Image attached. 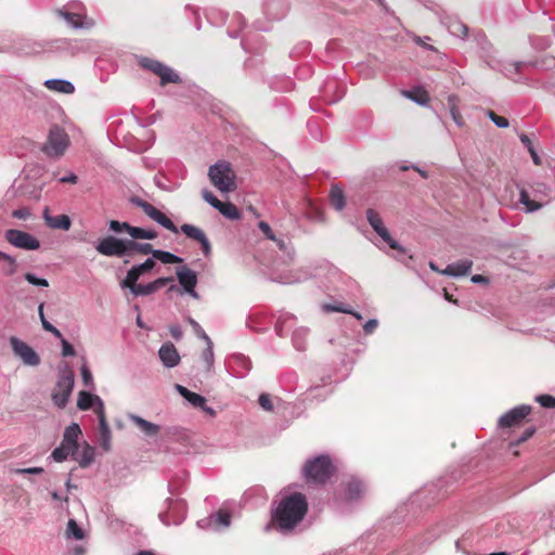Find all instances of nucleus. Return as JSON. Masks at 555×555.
<instances>
[{"instance_id": "nucleus-1", "label": "nucleus", "mask_w": 555, "mask_h": 555, "mask_svg": "<svg viewBox=\"0 0 555 555\" xmlns=\"http://www.w3.org/2000/svg\"><path fill=\"white\" fill-rule=\"evenodd\" d=\"M307 512L306 495L300 492L289 493L271 509V520L266 525L264 531L269 532L274 529L281 534L288 535L304 520Z\"/></svg>"}, {"instance_id": "nucleus-2", "label": "nucleus", "mask_w": 555, "mask_h": 555, "mask_svg": "<svg viewBox=\"0 0 555 555\" xmlns=\"http://www.w3.org/2000/svg\"><path fill=\"white\" fill-rule=\"evenodd\" d=\"M333 473V463L330 456L324 454L307 460L302 467V477L307 483L324 485Z\"/></svg>"}, {"instance_id": "nucleus-3", "label": "nucleus", "mask_w": 555, "mask_h": 555, "mask_svg": "<svg viewBox=\"0 0 555 555\" xmlns=\"http://www.w3.org/2000/svg\"><path fill=\"white\" fill-rule=\"evenodd\" d=\"M259 230L262 234L270 241H272L281 253L280 259L281 262L285 266H289L294 262L295 259V248L292 244L289 237L282 235L276 236L271 229L270 224L266 221H260L258 223Z\"/></svg>"}, {"instance_id": "nucleus-4", "label": "nucleus", "mask_w": 555, "mask_h": 555, "mask_svg": "<svg viewBox=\"0 0 555 555\" xmlns=\"http://www.w3.org/2000/svg\"><path fill=\"white\" fill-rule=\"evenodd\" d=\"M208 177L210 182L220 192L227 193L235 189L234 175L227 162H218L209 167Z\"/></svg>"}, {"instance_id": "nucleus-5", "label": "nucleus", "mask_w": 555, "mask_h": 555, "mask_svg": "<svg viewBox=\"0 0 555 555\" xmlns=\"http://www.w3.org/2000/svg\"><path fill=\"white\" fill-rule=\"evenodd\" d=\"M75 385V375L69 366H65L64 371L60 373L55 389L52 392L53 403L63 409L66 406Z\"/></svg>"}, {"instance_id": "nucleus-6", "label": "nucleus", "mask_w": 555, "mask_h": 555, "mask_svg": "<svg viewBox=\"0 0 555 555\" xmlns=\"http://www.w3.org/2000/svg\"><path fill=\"white\" fill-rule=\"evenodd\" d=\"M69 145V138L66 131L54 125L50 128L47 142L42 146V151L49 157L62 156Z\"/></svg>"}, {"instance_id": "nucleus-7", "label": "nucleus", "mask_w": 555, "mask_h": 555, "mask_svg": "<svg viewBox=\"0 0 555 555\" xmlns=\"http://www.w3.org/2000/svg\"><path fill=\"white\" fill-rule=\"evenodd\" d=\"M166 511L158 514L159 520L165 526H178L182 524L186 516V503L181 499H167L165 501Z\"/></svg>"}, {"instance_id": "nucleus-8", "label": "nucleus", "mask_w": 555, "mask_h": 555, "mask_svg": "<svg viewBox=\"0 0 555 555\" xmlns=\"http://www.w3.org/2000/svg\"><path fill=\"white\" fill-rule=\"evenodd\" d=\"M140 65L154 73L160 78V85L165 86L167 83H180L181 78L180 76L169 66L163 64L159 61L150 59V57H142L140 60Z\"/></svg>"}, {"instance_id": "nucleus-9", "label": "nucleus", "mask_w": 555, "mask_h": 555, "mask_svg": "<svg viewBox=\"0 0 555 555\" xmlns=\"http://www.w3.org/2000/svg\"><path fill=\"white\" fill-rule=\"evenodd\" d=\"M131 204L134 206L141 208L146 216H149L152 220L157 222L163 228L169 230L172 233H178L179 230L177 225L160 210H158L156 207H154L152 204L145 202L141 197L132 196L130 198Z\"/></svg>"}, {"instance_id": "nucleus-10", "label": "nucleus", "mask_w": 555, "mask_h": 555, "mask_svg": "<svg viewBox=\"0 0 555 555\" xmlns=\"http://www.w3.org/2000/svg\"><path fill=\"white\" fill-rule=\"evenodd\" d=\"M366 220L372 229L380 236L385 243L388 244L390 248L396 249L402 254L405 253V248L391 237L389 231L384 225L382 217L376 210L369 208L366 210Z\"/></svg>"}, {"instance_id": "nucleus-11", "label": "nucleus", "mask_w": 555, "mask_h": 555, "mask_svg": "<svg viewBox=\"0 0 555 555\" xmlns=\"http://www.w3.org/2000/svg\"><path fill=\"white\" fill-rule=\"evenodd\" d=\"M4 238L12 246L24 250H37L40 247L36 236L22 230L9 229L4 232Z\"/></svg>"}, {"instance_id": "nucleus-12", "label": "nucleus", "mask_w": 555, "mask_h": 555, "mask_svg": "<svg viewBox=\"0 0 555 555\" xmlns=\"http://www.w3.org/2000/svg\"><path fill=\"white\" fill-rule=\"evenodd\" d=\"M10 345L14 356L21 359L23 364L27 366H38L40 364V356L27 343L15 336H12L10 338Z\"/></svg>"}, {"instance_id": "nucleus-13", "label": "nucleus", "mask_w": 555, "mask_h": 555, "mask_svg": "<svg viewBox=\"0 0 555 555\" xmlns=\"http://www.w3.org/2000/svg\"><path fill=\"white\" fill-rule=\"evenodd\" d=\"M126 240L108 235L96 243L95 249L106 257H126Z\"/></svg>"}, {"instance_id": "nucleus-14", "label": "nucleus", "mask_w": 555, "mask_h": 555, "mask_svg": "<svg viewBox=\"0 0 555 555\" xmlns=\"http://www.w3.org/2000/svg\"><path fill=\"white\" fill-rule=\"evenodd\" d=\"M531 412V405H517L504 413L498 421L500 428H509L519 425Z\"/></svg>"}, {"instance_id": "nucleus-15", "label": "nucleus", "mask_w": 555, "mask_h": 555, "mask_svg": "<svg viewBox=\"0 0 555 555\" xmlns=\"http://www.w3.org/2000/svg\"><path fill=\"white\" fill-rule=\"evenodd\" d=\"M57 15L66 21V23L75 29L92 28L94 21L87 17L86 13L79 11H69L67 9H59Z\"/></svg>"}, {"instance_id": "nucleus-16", "label": "nucleus", "mask_w": 555, "mask_h": 555, "mask_svg": "<svg viewBox=\"0 0 555 555\" xmlns=\"http://www.w3.org/2000/svg\"><path fill=\"white\" fill-rule=\"evenodd\" d=\"M172 281H173V279L171 276H169V278L164 276V278H158L147 284H138L137 282H134L133 284L125 285V288H129L131 294L135 297L149 296V295L157 292L158 289H160L162 287H164L165 285H167L168 283H170Z\"/></svg>"}, {"instance_id": "nucleus-17", "label": "nucleus", "mask_w": 555, "mask_h": 555, "mask_svg": "<svg viewBox=\"0 0 555 555\" xmlns=\"http://www.w3.org/2000/svg\"><path fill=\"white\" fill-rule=\"evenodd\" d=\"M77 406L81 411L94 408V412L98 417L100 416V413H105L103 400L98 395H93L89 391L79 392Z\"/></svg>"}, {"instance_id": "nucleus-18", "label": "nucleus", "mask_w": 555, "mask_h": 555, "mask_svg": "<svg viewBox=\"0 0 555 555\" xmlns=\"http://www.w3.org/2000/svg\"><path fill=\"white\" fill-rule=\"evenodd\" d=\"M180 230L189 238H192L201 244L203 254L206 257L210 255L211 245H210L208 237L206 236L205 232L202 229H199L193 224L184 223L180 227Z\"/></svg>"}, {"instance_id": "nucleus-19", "label": "nucleus", "mask_w": 555, "mask_h": 555, "mask_svg": "<svg viewBox=\"0 0 555 555\" xmlns=\"http://www.w3.org/2000/svg\"><path fill=\"white\" fill-rule=\"evenodd\" d=\"M155 266L156 262L153 258H147L144 262L133 266L128 270L126 278L120 282V287L125 288V285L138 282L141 275L151 271Z\"/></svg>"}, {"instance_id": "nucleus-20", "label": "nucleus", "mask_w": 555, "mask_h": 555, "mask_svg": "<svg viewBox=\"0 0 555 555\" xmlns=\"http://www.w3.org/2000/svg\"><path fill=\"white\" fill-rule=\"evenodd\" d=\"M230 370L236 378H243L251 370V361L242 353H235L229 359Z\"/></svg>"}, {"instance_id": "nucleus-21", "label": "nucleus", "mask_w": 555, "mask_h": 555, "mask_svg": "<svg viewBox=\"0 0 555 555\" xmlns=\"http://www.w3.org/2000/svg\"><path fill=\"white\" fill-rule=\"evenodd\" d=\"M158 357L165 367L171 369L179 364L180 354L172 343H165L158 350Z\"/></svg>"}, {"instance_id": "nucleus-22", "label": "nucleus", "mask_w": 555, "mask_h": 555, "mask_svg": "<svg viewBox=\"0 0 555 555\" xmlns=\"http://www.w3.org/2000/svg\"><path fill=\"white\" fill-rule=\"evenodd\" d=\"M129 421H131L146 438H155L159 434L160 427L143 417L130 413L128 414Z\"/></svg>"}, {"instance_id": "nucleus-23", "label": "nucleus", "mask_w": 555, "mask_h": 555, "mask_svg": "<svg viewBox=\"0 0 555 555\" xmlns=\"http://www.w3.org/2000/svg\"><path fill=\"white\" fill-rule=\"evenodd\" d=\"M473 261L469 259H462L456 262H452L446 267L442 271H440L441 274L453 276V278H460L468 274L472 270Z\"/></svg>"}, {"instance_id": "nucleus-24", "label": "nucleus", "mask_w": 555, "mask_h": 555, "mask_svg": "<svg viewBox=\"0 0 555 555\" xmlns=\"http://www.w3.org/2000/svg\"><path fill=\"white\" fill-rule=\"evenodd\" d=\"M176 274H177L179 284L183 288V292L184 291H193V288L196 287L197 274L195 271L183 266V267H180L177 269Z\"/></svg>"}, {"instance_id": "nucleus-25", "label": "nucleus", "mask_w": 555, "mask_h": 555, "mask_svg": "<svg viewBox=\"0 0 555 555\" xmlns=\"http://www.w3.org/2000/svg\"><path fill=\"white\" fill-rule=\"evenodd\" d=\"M365 490H366L365 483L361 479H359L357 477H350L346 483V490H345L346 500H348V501L359 500L364 494Z\"/></svg>"}, {"instance_id": "nucleus-26", "label": "nucleus", "mask_w": 555, "mask_h": 555, "mask_svg": "<svg viewBox=\"0 0 555 555\" xmlns=\"http://www.w3.org/2000/svg\"><path fill=\"white\" fill-rule=\"evenodd\" d=\"M43 219L46 221V224L51 229L68 231L72 225L70 218L67 215L63 214L57 216H51L49 215L48 208L43 210Z\"/></svg>"}, {"instance_id": "nucleus-27", "label": "nucleus", "mask_w": 555, "mask_h": 555, "mask_svg": "<svg viewBox=\"0 0 555 555\" xmlns=\"http://www.w3.org/2000/svg\"><path fill=\"white\" fill-rule=\"evenodd\" d=\"M99 420V444L104 451L111 449L112 433L105 416V413H100Z\"/></svg>"}, {"instance_id": "nucleus-28", "label": "nucleus", "mask_w": 555, "mask_h": 555, "mask_svg": "<svg viewBox=\"0 0 555 555\" xmlns=\"http://www.w3.org/2000/svg\"><path fill=\"white\" fill-rule=\"evenodd\" d=\"M43 86L51 91L60 92L63 94H72L75 92V86L73 85V82L66 79H47L43 82Z\"/></svg>"}, {"instance_id": "nucleus-29", "label": "nucleus", "mask_w": 555, "mask_h": 555, "mask_svg": "<svg viewBox=\"0 0 555 555\" xmlns=\"http://www.w3.org/2000/svg\"><path fill=\"white\" fill-rule=\"evenodd\" d=\"M296 317L289 312H282L275 323L274 330L280 337H284L293 328Z\"/></svg>"}, {"instance_id": "nucleus-30", "label": "nucleus", "mask_w": 555, "mask_h": 555, "mask_svg": "<svg viewBox=\"0 0 555 555\" xmlns=\"http://www.w3.org/2000/svg\"><path fill=\"white\" fill-rule=\"evenodd\" d=\"M81 435V429L77 423H72L69 426H67L63 434L62 442L67 444L68 447H72L76 451L78 450V439Z\"/></svg>"}, {"instance_id": "nucleus-31", "label": "nucleus", "mask_w": 555, "mask_h": 555, "mask_svg": "<svg viewBox=\"0 0 555 555\" xmlns=\"http://www.w3.org/2000/svg\"><path fill=\"white\" fill-rule=\"evenodd\" d=\"M309 332V328L306 326H299L293 331L292 343L296 350L305 351L307 349V339Z\"/></svg>"}, {"instance_id": "nucleus-32", "label": "nucleus", "mask_w": 555, "mask_h": 555, "mask_svg": "<svg viewBox=\"0 0 555 555\" xmlns=\"http://www.w3.org/2000/svg\"><path fill=\"white\" fill-rule=\"evenodd\" d=\"M153 246L150 243H140L134 240H126V256H132L134 253L149 255L153 253Z\"/></svg>"}, {"instance_id": "nucleus-33", "label": "nucleus", "mask_w": 555, "mask_h": 555, "mask_svg": "<svg viewBox=\"0 0 555 555\" xmlns=\"http://www.w3.org/2000/svg\"><path fill=\"white\" fill-rule=\"evenodd\" d=\"M95 449L92 446L86 443L80 452L77 451L74 460L79 463L80 467L86 468L93 463Z\"/></svg>"}, {"instance_id": "nucleus-34", "label": "nucleus", "mask_w": 555, "mask_h": 555, "mask_svg": "<svg viewBox=\"0 0 555 555\" xmlns=\"http://www.w3.org/2000/svg\"><path fill=\"white\" fill-rule=\"evenodd\" d=\"M304 278H301L299 274L294 273L292 271L288 272H279L278 271V261L274 263L273 267V280L275 282H279L281 284H293L301 282Z\"/></svg>"}, {"instance_id": "nucleus-35", "label": "nucleus", "mask_w": 555, "mask_h": 555, "mask_svg": "<svg viewBox=\"0 0 555 555\" xmlns=\"http://www.w3.org/2000/svg\"><path fill=\"white\" fill-rule=\"evenodd\" d=\"M330 201L337 211H341L345 208L346 197L343 189L339 185L335 184L331 188Z\"/></svg>"}, {"instance_id": "nucleus-36", "label": "nucleus", "mask_w": 555, "mask_h": 555, "mask_svg": "<svg viewBox=\"0 0 555 555\" xmlns=\"http://www.w3.org/2000/svg\"><path fill=\"white\" fill-rule=\"evenodd\" d=\"M77 451L75 449L68 447L64 442H61V444L52 451L50 459H52L54 462L61 463L67 460L69 455L74 457Z\"/></svg>"}, {"instance_id": "nucleus-37", "label": "nucleus", "mask_w": 555, "mask_h": 555, "mask_svg": "<svg viewBox=\"0 0 555 555\" xmlns=\"http://www.w3.org/2000/svg\"><path fill=\"white\" fill-rule=\"evenodd\" d=\"M474 41L476 42V46L479 48L481 52V56L483 57H490L492 54V44L488 40L487 36L482 31H477L474 34Z\"/></svg>"}, {"instance_id": "nucleus-38", "label": "nucleus", "mask_w": 555, "mask_h": 555, "mask_svg": "<svg viewBox=\"0 0 555 555\" xmlns=\"http://www.w3.org/2000/svg\"><path fill=\"white\" fill-rule=\"evenodd\" d=\"M152 258L155 260H159L163 263H181L183 259L170 251L162 250V249H153Z\"/></svg>"}, {"instance_id": "nucleus-39", "label": "nucleus", "mask_w": 555, "mask_h": 555, "mask_svg": "<svg viewBox=\"0 0 555 555\" xmlns=\"http://www.w3.org/2000/svg\"><path fill=\"white\" fill-rule=\"evenodd\" d=\"M217 210L229 220L241 219V212L238 208L231 202H221V205Z\"/></svg>"}, {"instance_id": "nucleus-40", "label": "nucleus", "mask_w": 555, "mask_h": 555, "mask_svg": "<svg viewBox=\"0 0 555 555\" xmlns=\"http://www.w3.org/2000/svg\"><path fill=\"white\" fill-rule=\"evenodd\" d=\"M448 30L451 35L459 38H466L468 35V27L460 20H450L448 23Z\"/></svg>"}, {"instance_id": "nucleus-41", "label": "nucleus", "mask_w": 555, "mask_h": 555, "mask_svg": "<svg viewBox=\"0 0 555 555\" xmlns=\"http://www.w3.org/2000/svg\"><path fill=\"white\" fill-rule=\"evenodd\" d=\"M519 203L525 206L526 212H534L542 208V204L532 201L525 189H521L519 192Z\"/></svg>"}, {"instance_id": "nucleus-42", "label": "nucleus", "mask_w": 555, "mask_h": 555, "mask_svg": "<svg viewBox=\"0 0 555 555\" xmlns=\"http://www.w3.org/2000/svg\"><path fill=\"white\" fill-rule=\"evenodd\" d=\"M43 308H44V304H40L38 307V314H39V319L41 321V325H42L43 330L51 333L56 338H62V333L60 332V330L56 328L53 324H51L46 319L44 313H43Z\"/></svg>"}, {"instance_id": "nucleus-43", "label": "nucleus", "mask_w": 555, "mask_h": 555, "mask_svg": "<svg viewBox=\"0 0 555 555\" xmlns=\"http://www.w3.org/2000/svg\"><path fill=\"white\" fill-rule=\"evenodd\" d=\"M417 95H415V92L413 90L404 91L403 94L405 98L410 99L414 103L418 105H426L428 102V94L425 91H422L421 89L416 90Z\"/></svg>"}, {"instance_id": "nucleus-44", "label": "nucleus", "mask_w": 555, "mask_h": 555, "mask_svg": "<svg viewBox=\"0 0 555 555\" xmlns=\"http://www.w3.org/2000/svg\"><path fill=\"white\" fill-rule=\"evenodd\" d=\"M322 310L324 312H343V313H351V307L345 305L343 302L336 304H325L322 306Z\"/></svg>"}, {"instance_id": "nucleus-45", "label": "nucleus", "mask_w": 555, "mask_h": 555, "mask_svg": "<svg viewBox=\"0 0 555 555\" xmlns=\"http://www.w3.org/2000/svg\"><path fill=\"white\" fill-rule=\"evenodd\" d=\"M186 320H188L189 324L192 326L195 335L199 339H203L204 341H209L210 340V337L206 334V332L204 331V328L201 326V324L197 321H195L191 317H188Z\"/></svg>"}, {"instance_id": "nucleus-46", "label": "nucleus", "mask_w": 555, "mask_h": 555, "mask_svg": "<svg viewBox=\"0 0 555 555\" xmlns=\"http://www.w3.org/2000/svg\"><path fill=\"white\" fill-rule=\"evenodd\" d=\"M80 371H81L82 383L85 384V386L90 389H93L94 388L93 376H92V373L89 370L86 361L82 363Z\"/></svg>"}, {"instance_id": "nucleus-47", "label": "nucleus", "mask_w": 555, "mask_h": 555, "mask_svg": "<svg viewBox=\"0 0 555 555\" xmlns=\"http://www.w3.org/2000/svg\"><path fill=\"white\" fill-rule=\"evenodd\" d=\"M185 400L191 404L193 405L194 408H204L205 403L207 402L206 398L196 393V392H193V391H190L189 395L186 396Z\"/></svg>"}, {"instance_id": "nucleus-48", "label": "nucleus", "mask_w": 555, "mask_h": 555, "mask_svg": "<svg viewBox=\"0 0 555 555\" xmlns=\"http://www.w3.org/2000/svg\"><path fill=\"white\" fill-rule=\"evenodd\" d=\"M67 533L68 535H73L76 540L83 539V530L74 519H69L67 522Z\"/></svg>"}, {"instance_id": "nucleus-49", "label": "nucleus", "mask_w": 555, "mask_h": 555, "mask_svg": "<svg viewBox=\"0 0 555 555\" xmlns=\"http://www.w3.org/2000/svg\"><path fill=\"white\" fill-rule=\"evenodd\" d=\"M24 279L31 285L38 286V287H48L49 282L44 278H39L35 275L34 273L27 272L24 275Z\"/></svg>"}, {"instance_id": "nucleus-50", "label": "nucleus", "mask_w": 555, "mask_h": 555, "mask_svg": "<svg viewBox=\"0 0 555 555\" xmlns=\"http://www.w3.org/2000/svg\"><path fill=\"white\" fill-rule=\"evenodd\" d=\"M206 343V348L203 351V360L206 362L207 370L209 371L214 365V350H212V341L211 339Z\"/></svg>"}, {"instance_id": "nucleus-51", "label": "nucleus", "mask_w": 555, "mask_h": 555, "mask_svg": "<svg viewBox=\"0 0 555 555\" xmlns=\"http://www.w3.org/2000/svg\"><path fill=\"white\" fill-rule=\"evenodd\" d=\"M487 116L499 128H507L509 126V121L505 117L496 115L493 111H488Z\"/></svg>"}, {"instance_id": "nucleus-52", "label": "nucleus", "mask_w": 555, "mask_h": 555, "mask_svg": "<svg viewBox=\"0 0 555 555\" xmlns=\"http://www.w3.org/2000/svg\"><path fill=\"white\" fill-rule=\"evenodd\" d=\"M202 196L205 202H207L209 205H211L214 208L218 209V207L221 205V201H219L216 195L209 191L208 189L202 190Z\"/></svg>"}, {"instance_id": "nucleus-53", "label": "nucleus", "mask_w": 555, "mask_h": 555, "mask_svg": "<svg viewBox=\"0 0 555 555\" xmlns=\"http://www.w3.org/2000/svg\"><path fill=\"white\" fill-rule=\"evenodd\" d=\"M535 400L546 409H554L555 408V397L551 395H540L535 398Z\"/></svg>"}, {"instance_id": "nucleus-54", "label": "nucleus", "mask_w": 555, "mask_h": 555, "mask_svg": "<svg viewBox=\"0 0 555 555\" xmlns=\"http://www.w3.org/2000/svg\"><path fill=\"white\" fill-rule=\"evenodd\" d=\"M258 403L264 411L270 412L273 410L272 399L269 393H266V392L260 393V396L258 398Z\"/></svg>"}, {"instance_id": "nucleus-55", "label": "nucleus", "mask_w": 555, "mask_h": 555, "mask_svg": "<svg viewBox=\"0 0 555 555\" xmlns=\"http://www.w3.org/2000/svg\"><path fill=\"white\" fill-rule=\"evenodd\" d=\"M129 222H121L118 220H111L108 222V229L115 233L127 232Z\"/></svg>"}, {"instance_id": "nucleus-56", "label": "nucleus", "mask_w": 555, "mask_h": 555, "mask_svg": "<svg viewBox=\"0 0 555 555\" xmlns=\"http://www.w3.org/2000/svg\"><path fill=\"white\" fill-rule=\"evenodd\" d=\"M453 100V96H449V104H450V114H451V117L452 119L454 120V122L461 127L463 126V118L459 112V109L456 108L455 104L454 103H451Z\"/></svg>"}, {"instance_id": "nucleus-57", "label": "nucleus", "mask_w": 555, "mask_h": 555, "mask_svg": "<svg viewBox=\"0 0 555 555\" xmlns=\"http://www.w3.org/2000/svg\"><path fill=\"white\" fill-rule=\"evenodd\" d=\"M533 192H534L535 196L541 195V196L548 197V196H551L552 189H551V186L546 185L545 183L538 182L534 184Z\"/></svg>"}, {"instance_id": "nucleus-58", "label": "nucleus", "mask_w": 555, "mask_h": 555, "mask_svg": "<svg viewBox=\"0 0 555 555\" xmlns=\"http://www.w3.org/2000/svg\"><path fill=\"white\" fill-rule=\"evenodd\" d=\"M0 261L10 262L11 268L9 273H16L18 266L16 259L13 256L0 250Z\"/></svg>"}, {"instance_id": "nucleus-59", "label": "nucleus", "mask_w": 555, "mask_h": 555, "mask_svg": "<svg viewBox=\"0 0 555 555\" xmlns=\"http://www.w3.org/2000/svg\"><path fill=\"white\" fill-rule=\"evenodd\" d=\"M154 183L157 188L167 192H172L176 189L175 185L166 183V178L164 176H155Z\"/></svg>"}, {"instance_id": "nucleus-60", "label": "nucleus", "mask_w": 555, "mask_h": 555, "mask_svg": "<svg viewBox=\"0 0 555 555\" xmlns=\"http://www.w3.org/2000/svg\"><path fill=\"white\" fill-rule=\"evenodd\" d=\"M127 233L131 236L130 240H143L144 229L140 227H134L129 223Z\"/></svg>"}, {"instance_id": "nucleus-61", "label": "nucleus", "mask_w": 555, "mask_h": 555, "mask_svg": "<svg viewBox=\"0 0 555 555\" xmlns=\"http://www.w3.org/2000/svg\"><path fill=\"white\" fill-rule=\"evenodd\" d=\"M62 345V356L63 357H72L75 356L76 351L72 344H69L63 336L59 338Z\"/></svg>"}, {"instance_id": "nucleus-62", "label": "nucleus", "mask_w": 555, "mask_h": 555, "mask_svg": "<svg viewBox=\"0 0 555 555\" xmlns=\"http://www.w3.org/2000/svg\"><path fill=\"white\" fill-rule=\"evenodd\" d=\"M16 475H40L43 473L42 467H28V468H15L13 470Z\"/></svg>"}, {"instance_id": "nucleus-63", "label": "nucleus", "mask_w": 555, "mask_h": 555, "mask_svg": "<svg viewBox=\"0 0 555 555\" xmlns=\"http://www.w3.org/2000/svg\"><path fill=\"white\" fill-rule=\"evenodd\" d=\"M216 520L220 525H222L224 527H229L231 524V516L228 512L220 509L216 513Z\"/></svg>"}, {"instance_id": "nucleus-64", "label": "nucleus", "mask_w": 555, "mask_h": 555, "mask_svg": "<svg viewBox=\"0 0 555 555\" xmlns=\"http://www.w3.org/2000/svg\"><path fill=\"white\" fill-rule=\"evenodd\" d=\"M30 215V210L27 207H21L12 211V217L21 220L28 219Z\"/></svg>"}]
</instances>
